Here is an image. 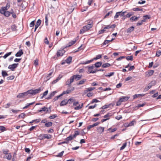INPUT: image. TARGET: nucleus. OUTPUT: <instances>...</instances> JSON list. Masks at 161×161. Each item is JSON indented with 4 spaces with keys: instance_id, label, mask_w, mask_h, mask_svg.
<instances>
[{
    "instance_id": "55",
    "label": "nucleus",
    "mask_w": 161,
    "mask_h": 161,
    "mask_svg": "<svg viewBox=\"0 0 161 161\" xmlns=\"http://www.w3.org/2000/svg\"><path fill=\"white\" fill-rule=\"evenodd\" d=\"M114 72H111L110 73H109V74L106 75V76L109 77L114 75Z\"/></svg>"
},
{
    "instance_id": "11",
    "label": "nucleus",
    "mask_w": 161,
    "mask_h": 161,
    "mask_svg": "<svg viewBox=\"0 0 161 161\" xmlns=\"http://www.w3.org/2000/svg\"><path fill=\"white\" fill-rule=\"evenodd\" d=\"M154 72L153 70H149L146 72V76H150L152 75Z\"/></svg>"
},
{
    "instance_id": "17",
    "label": "nucleus",
    "mask_w": 161,
    "mask_h": 161,
    "mask_svg": "<svg viewBox=\"0 0 161 161\" xmlns=\"http://www.w3.org/2000/svg\"><path fill=\"white\" fill-rule=\"evenodd\" d=\"M95 89V87H89L87 88L86 90L84 91V93H87L88 92L91 91Z\"/></svg>"
},
{
    "instance_id": "41",
    "label": "nucleus",
    "mask_w": 161,
    "mask_h": 161,
    "mask_svg": "<svg viewBox=\"0 0 161 161\" xmlns=\"http://www.w3.org/2000/svg\"><path fill=\"white\" fill-rule=\"evenodd\" d=\"M92 25L91 24H88L85 26L86 27V28L88 30H89L92 27Z\"/></svg>"
},
{
    "instance_id": "33",
    "label": "nucleus",
    "mask_w": 161,
    "mask_h": 161,
    "mask_svg": "<svg viewBox=\"0 0 161 161\" xmlns=\"http://www.w3.org/2000/svg\"><path fill=\"white\" fill-rule=\"evenodd\" d=\"M16 28V26L15 25H14L11 26V29L13 31H17Z\"/></svg>"
},
{
    "instance_id": "16",
    "label": "nucleus",
    "mask_w": 161,
    "mask_h": 161,
    "mask_svg": "<svg viewBox=\"0 0 161 161\" xmlns=\"http://www.w3.org/2000/svg\"><path fill=\"white\" fill-rule=\"evenodd\" d=\"M138 18V17H136L134 16L130 18V20L131 22H133V21H136Z\"/></svg>"
},
{
    "instance_id": "32",
    "label": "nucleus",
    "mask_w": 161,
    "mask_h": 161,
    "mask_svg": "<svg viewBox=\"0 0 161 161\" xmlns=\"http://www.w3.org/2000/svg\"><path fill=\"white\" fill-rule=\"evenodd\" d=\"M2 76L4 77L8 75V74L4 70L2 71Z\"/></svg>"
},
{
    "instance_id": "35",
    "label": "nucleus",
    "mask_w": 161,
    "mask_h": 161,
    "mask_svg": "<svg viewBox=\"0 0 161 161\" xmlns=\"http://www.w3.org/2000/svg\"><path fill=\"white\" fill-rule=\"evenodd\" d=\"M12 53V52H10L6 53L3 56V58L5 59L9 56Z\"/></svg>"
},
{
    "instance_id": "52",
    "label": "nucleus",
    "mask_w": 161,
    "mask_h": 161,
    "mask_svg": "<svg viewBox=\"0 0 161 161\" xmlns=\"http://www.w3.org/2000/svg\"><path fill=\"white\" fill-rule=\"evenodd\" d=\"M156 84V81H152L149 84L151 86L155 85Z\"/></svg>"
},
{
    "instance_id": "23",
    "label": "nucleus",
    "mask_w": 161,
    "mask_h": 161,
    "mask_svg": "<svg viewBox=\"0 0 161 161\" xmlns=\"http://www.w3.org/2000/svg\"><path fill=\"white\" fill-rule=\"evenodd\" d=\"M72 58V57L69 56L68 57L66 60V62L68 64H70L71 62Z\"/></svg>"
},
{
    "instance_id": "64",
    "label": "nucleus",
    "mask_w": 161,
    "mask_h": 161,
    "mask_svg": "<svg viewBox=\"0 0 161 161\" xmlns=\"http://www.w3.org/2000/svg\"><path fill=\"white\" fill-rule=\"evenodd\" d=\"M38 60L37 59H36L34 61V64L36 66H37L38 65Z\"/></svg>"
},
{
    "instance_id": "3",
    "label": "nucleus",
    "mask_w": 161,
    "mask_h": 161,
    "mask_svg": "<svg viewBox=\"0 0 161 161\" xmlns=\"http://www.w3.org/2000/svg\"><path fill=\"white\" fill-rule=\"evenodd\" d=\"M5 9L3 10L0 9V13L3 14H4L6 17H8L11 14L10 12L8 11H6Z\"/></svg>"
},
{
    "instance_id": "7",
    "label": "nucleus",
    "mask_w": 161,
    "mask_h": 161,
    "mask_svg": "<svg viewBox=\"0 0 161 161\" xmlns=\"http://www.w3.org/2000/svg\"><path fill=\"white\" fill-rule=\"evenodd\" d=\"M65 53V51L64 49L59 50L57 51V57L61 56Z\"/></svg>"
},
{
    "instance_id": "12",
    "label": "nucleus",
    "mask_w": 161,
    "mask_h": 161,
    "mask_svg": "<svg viewBox=\"0 0 161 161\" xmlns=\"http://www.w3.org/2000/svg\"><path fill=\"white\" fill-rule=\"evenodd\" d=\"M129 98L130 97H120L119 99L122 102L127 101Z\"/></svg>"
},
{
    "instance_id": "25",
    "label": "nucleus",
    "mask_w": 161,
    "mask_h": 161,
    "mask_svg": "<svg viewBox=\"0 0 161 161\" xmlns=\"http://www.w3.org/2000/svg\"><path fill=\"white\" fill-rule=\"evenodd\" d=\"M111 64L108 63H106L105 64H103V65H102V67L103 68H106L110 66Z\"/></svg>"
},
{
    "instance_id": "51",
    "label": "nucleus",
    "mask_w": 161,
    "mask_h": 161,
    "mask_svg": "<svg viewBox=\"0 0 161 161\" xmlns=\"http://www.w3.org/2000/svg\"><path fill=\"white\" fill-rule=\"evenodd\" d=\"M110 105V104H109L108 105H104V106H103L102 108H102L103 109L107 108L109 107Z\"/></svg>"
},
{
    "instance_id": "44",
    "label": "nucleus",
    "mask_w": 161,
    "mask_h": 161,
    "mask_svg": "<svg viewBox=\"0 0 161 161\" xmlns=\"http://www.w3.org/2000/svg\"><path fill=\"white\" fill-rule=\"evenodd\" d=\"M127 145V143L126 142L125 143L123 144V146L120 147V150H122L124 149L125 147Z\"/></svg>"
},
{
    "instance_id": "2",
    "label": "nucleus",
    "mask_w": 161,
    "mask_h": 161,
    "mask_svg": "<svg viewBox=\"0 0 161 161\" xmlns=\"http://www.w3.org/2000/svg\"><path fill=\"white\" fill-rule=\"evenodd\" d=\"M126 11H125L123 12L121 11L117 12L114 18V19H117L119 17V16H120L121 17L123 16L125 17V16L124 14L126 13Z\"/></svg>"
},
{
    "instance_id": "58",
    "label": "nucleus",
    "mask_w": 161,
    "mask_h": 161,
    "mask_svg": "<svg viewBox=\"0 0 161 161\" xmlns=\"http://www.w3.org/2000/svg\"><path fill=\"white\" fill-rule=\"evenodd\" d=\"M41 109L38 110V112H42V111H45L46 108L44 107L41 108Z\"/></svg>"
},
{
    "instance_id": "53",
    "label": "nucleus",
    "mask_w": 161,
    "mask_h": 161,
    "mask_svg": "<svg viewBox=\"0 0 161 161\" xmlns=\"http://www.w3.org/2000/svg\"><path fill=\"white\" fill-rule=\"evenodd\" d=\"M136 123V122L135 120H133L129 123V125L130 126L134 125V124Z\"/></svg>"
},
{
    "instance_id": "49",
    "label": "nucleus",
    "mask_w": 161,
    "mask_h": 161,
    "mask_svg": "<svg viewBox=\"0 0 161 161\" xmlns=\"http://www.w3.org/2000/svg\"><path fill=\"white\" fill-rule=\"evenodd\" d=\"M64 153V151H62V152H61V153H59L57 155V157H61L63 155V154Z\"/></svg>"
},
{
    "instance_id": "36",
    "label": "nucleus",
    "mask_w": 161,
    "mask_h": 161,
    "mask_svg": "<svg viewBox=\"0 0 161 161\" xmlns=\"http://www.w3.org/2000/svg\"><path fill=\"white\" fill-rule=\"evenodd\" d=\"M57 117V115L56 114H54L50 116L49 118L50 119H53Z\"/></svg>"
},
{
    "instance_id": "48",
    "label": "nucleus",
    "mask_w": 161,
    "mask_h": 161,
    "mask_svg": "<svg viewBox=\"0 0 161 161\" xmlns=\"http://www.w3.org/2000/svg\"><path fill=\"white\" fill-rule=\"evenodd\" d=\"M83 106V104H82L80 106V105L77 107H75L74 108L75 110H79Z\"/></svg>"
},
{
    "instance_id": "38",
    "label": "nucleus",
    "mask_w": 161,
    "mask_h": 161,
    "mask_svg": "<svg viewBox=\"0 0 161 161\" xmlns=\"http://www.w3.org/2000/svg\"><path fill=\"white\" fill-rule=\"evenodd\" d=\"M134 14L133 12H130L128 13L126 15V17L129 18L130 16Z\"/></svg>"
},
{
    "instance_id": "47",
    "label": "nucleus",
    "mask_w": 161,
    "mask_h": 161,
    "mask_svg": "<svg viewBox=\"0 0 161 161\" xmlns=\"http://www.w3.org/2000/svg\"><path fill=\"white\" fill-rule=\"evenodd\" d=\"M25 115V114L22 113V114H20L18 116V117L19 118H24Z\"/></svg>"
},
{
    "instance_id": "45",
    "label": "nucleus",
    "mask_w": 161,
    "mask_h": 161,
    "mask_svg": "<svg viewBox=\"0 0 161 161\" xmlns=\"http://www.w3.org/2000/svg\"><path fill=\"white\" fill-rule=\"evenodd\" d=\"M74 101H75V100L73 99L70 98L68 100H67L68 103L71 104L72 103H73V102H74Z\"/></svg>"
},
{
    "instance_id": "14",
    "label": "nucleus",
    "mask_w": 161,
    "mask_h": 161,
    "mask_svg": "<svg viewBox=\"0 0 161 161\" xmlns=\"http://www.w3.org/2000/svg\"><path fill=\"white\" fill-rule=\"evenodd\" d=\"M74 79L76 80H80L82 77V75H73Z\"/></svg>"
},
{
    "instance_id": "24",
    "label": "nucleus",
    "mask_w": 161,
    "mask_h": 161,
    "mask_svg": "<svg viewBox=\"0 0 161 161\" xmlns=\"http://www.w3.org/2000/svg\"><path fill=\"white\" fill-rule=\"evenodd\" d=\"M41 23V20L39 19L36 22L35 25L36 28H37Z\"/></svg>"
},
{
    "instance_id": "15",
    "label": "nucleus",
    "mask_w": 161,
    "mask_h": 161,
    "mask_svg": "<svg viewBox=\"0 0 161 161\" xmlns=\"http://www.w3.org/2000/svg\"><path fill=\"white\" fill-rule=\"evenodd\" d=\"M134 27L132 26L131 27L128 28L126 31V32L127 33H130L133 31L134 30Z\"/></svg>"
},
{
    "instance_id": "28",
    "label": "nucleus",
    "mask_w": 161,
    "mask_h": 161,
    "mask_svg": "<svg viewBox=\"0 0 161 161\" xmlns=\"http://www.w3.org/2000/svg\"><path fill=\"white\" fill-rule=\"evenodd\" d=\"M76 39H74L72 41L69 43V45H68V46L70 47L72 45L74 44L76 42Z\"/></svg>"
},
{
    "instance_id": "37",
    "label": "nucleus",
    "mask_w": 161,
    "mask_h": 161,
    "mask_svg": "<svg viewBox=\"0 0 161 161\" xmlns=\"http://www.w3.org/2000/svg\"><path fill=\"white\" fill-rule=\"evenodd\" d=\"M34 103V102H32L31 103L27 104L25 107H24V108H23V109H25L27 108L30 105H31L33 104Z\"/></svg>"
},
{
    "instance_id": "26",
    "label": "nucleus",
    "mask_w": 161,
    "mask_h": 161,
    "mask_svg": "<svg viewBox=\"0 0 161 161\" xmlns=\"http://www.w3.org/2000/svg\"><path fill=\"white\" fill-rule=\"evenodd\" d=\"M95 66L96 68H99L102 65V63L97 62L95 64Z\"/></svg>"
},
{
    "instance_id": "13",
    "label": "nucleus",
    "mask_w": 161,
    "mask_h": 161,
    "mask_svg": "<svg viewBox=\"0 0 161 161\" xmlns=\"http://www.w3.org/2000/svg\"><path fill=\"white\" fill-rule=\"evenodd\" d=\"M23 54L22 50H20L16 54L15 56L17 57H20Z\"/></svg>"
},
{
    "instance_id": "22",
    "label": "nucleus",
    "mask_w": 161,
    "mask_h": 161,
    "mask_svg": "<svg viewBox=\"0 0 161 161\" xmlns=\"http://www.w3.org/2000/svg\"><path fill=\"white\" fill-rule=\"evenodd\" d=\"M10 7V4L9 3H7L6 6L5 7H2L1 9L3 10L5 9V10H8Z\"/></svg>"
},
{
    "instance_id": "61",
    "label": "nucleus",
    "mask_w": 161,
    "mask_h": 161,
    "mask_svg": "<svg viewBox=\"0 0 161 161\" xmlns=\"http://www.w3.org/2000/svg\"><path fill=\"white\" fill-rule=\"evenodd\" d=\"M48 19L47 16L45 17V23L46 25H48Z\"/></svg>"
},
{
    "instance_id": "60",
    "label": "nucleus",
    "mask_w": 161,
    "mask_h": 161,
    "mask_svg": "<svg viewBox=\"0 0 161 161\" xmlns=\"http://www.w3.org/2000/svg\"><path fill=\"white\" fill-rule=\"evenodd\" d=\"M74 78L73 76H72V77H71L70 79H69V83H71L73 82L74 81Z\"/></svg>"
},
{
    "instance_id": "50",
    "label": "nucleus",
    "mask_w": 161,
    "mask_h": 161,
    "mask_svg": "<svg viewBox=\"0 0 161 161\" xmlns=\"http://www.w3.org/2000/svg\"><path fill=\"white\" fill-rule=\"evenodd\" d=\"M152 87L149 84H148V86H147V87H146L145 89H144V90L145 91H147L148 89H150L151 87Z\"/></svg>"
},
{
    "instance_id": "57",
    "label": "nucleus",
    "mask_w": 161,
    "mask_h": 161,
    "mask_svg": "<svg viewBox=\"0 0 161 161\" xmlns=\"http://www.w3.org/2000/svg\"><path fill=\"white\" fill-rule=\"evenodd\" d=\"M14 78V75H11L10 76H9V77H8L7 78V79L8 80H13Z\"/></svg>"
},
{
    "instance_id": "43",
    "label": "nucleus",
    "mask_w": 161,
    "mask_h": 161,
    "mask_svg": "<svg viewBox=\"0 0 161 161\" xmlns=\"http://www.w3.org/2000/svg\"><path fill=\"white\" fill-rule=\"evenodd\" d=\"M44 134H40L39 136V139L40 140H43L44 139Z\"/></svg>"
},
{
    "instance_id": "1",
    "label": "nucleus",
    "mask_w": 161,
    "mask_h": 161,
    "mask_svg": "<svg viewBox=\"0 0 161 161\" xmlns=\"http://www.w3.org/2000/svg\"><path fill=\"white\" fill-rule=\"evenodd\" d=\"M102 55H101L99 54L97 55L96 58H94L93 59H91L90 60H88L85 62H83L81 64H88L91 63L94 60H97L98 59H100L102 57Z\"/></svg>"
},
{
    "instance_id": "9",
    "label": "nucleus",
    "mask_w": 161,
    "mask_h": 161,
    "mask_svg": "<svg viewBox=\"0 0 161 161\" xmlns=\"http://www.w3.org/2000/svg\"><path fill=\"white\" fill-rule=\"evenodd\" d=\"M97 132L99 134H102L104 131V128L101 127H97Z\"/></svg>"
},
{
    "instance_id": "54",
    "label": "nucleus",
    "mask_w": 161,
    "mask_h": 161,
    "mask_svg": "<svg viewBox=\"0 0 161 161\" xmlns=\"http://www.w3.org/2000/svg\"><path fill=\"white\" fill-rule=\"evenodd\" d=\"M44 42V43L47 44H49V41L48 40L47 38V37H45Z\"/></svg>"
},
{
    "instance_id": "29",
    "label": "nucleus",
    "mask_w": 161,
    "mask_h": 161,
    "mask_svg": "<svg viewBox=\"0 0 161 161\" xmlns=\"http://www.w3.org/2000/svg\"><path fill=\"white\" fill-rule=\"evenodd\" d=\"M53 123L52 122H48L45 124V125L46 127H48L52 126Z\"/></svg>"
},
{
    "instance_id": "59",
    "label": "nucleus",
    "mask_w": 161,
    "mask_h": 161,
    "mask_svg": "<svg viewBox=\"0 0 161 161\" xmlns=\"http://www.w3.org/2000/svg\"><path fill=\"white\" fill-rule=\"evenodd\" d=\"M79 134V132L77 131H75V133L73 135V138H75L76 136Z\"/></svg>"
},
{
    "instance_id": "27",
    "label": "nucleus",
    "mask_w": 161,
    "mask_h": 161,
    "mask_svg": "<svg viewBox=\"0 0 161 161\" xmlns=\"http://www.w3.org/2000/svg\"><path fill=\"white\" fill-rule=\"evenodd\" d=\"M48 93V90H46L43 94L40 95L41 99H42L44 97L47 95Z\"/></svg>"
},
{
    "instance_id": "40",
    "label": "nucleus",
    "mask_w": 161,
    "mask_h": 161,
    "mask_svg": "<svg viewBox=\"0 0 161 161\" xmlns=\"http://www.w3.org/2000/svg\"><path fill=\"white\" fill-rule=\"evenodd\" d=\"M126 58L127 60L132 61L133 60V56H128L126 57Z\"/></svg>"
},
{
    "instance_id": "4",
    "label": "nucleus",
    "mask_w": 161,
    "mask_h": 161,
    "mask_svg": "<svg viewBox=\"0 0 161 161\" xmlns=\"http://www.w3.org/2000/svg\"><path fill=\"white\" fill-rule=\"evenodd\" d=\"M88 72L89 73H94L97 72V69L92 70V69L94 68L93 65H92V66H88Z\"/></svg>"
},
{
    "instance_id": "10",
    "label": "nucleus",
    "mask_w": 161,
    "mask_h": 161,
    "mask_svg": "<svg viewBox=\"0 0 161 161\" xmlns=\"http://www.w3.org/2000/svg\"><path fill=\"white\" fill-rule=\"evenodd\" d=\"M56 93H57V91H55L52 92L50 94L48 97H47L46 98V99H51L52 97L54 96Z\"/></svg>"
},
{
    "instance_id": "6",
    "label": "nucleus",
    "mask_w": 161,
    "mask_h": 161,
    "mask_svg": "<svg viewBox=\"0 0 161 161\" xmlns=\"http://www.w3.org/2000/svg\"><path fill=\"white\" fill-rule=\"evenodd\" d=\"M74 87H72L69 89H68L67 90L64 91L63 92V94L64 95L65 94H68L70 93L71 92L73 91L74 90Z\"/></svg>"
},
{
    "instance_id": "19",
    "label": "nucleus",
    "mask_w": 161,
    "mask_h": 161,
    "mask_svg": "<svg viewBox=\"0 0 161 161\" xmlns=\"http://www.w3.org/2000/svg\"><path fill=\"white\" fill-rule=\"evenodd\" d=\"M34 90L35 94H36L38 93H39L42 91L43 90V88H42V87H40L38 89H36Z\"/></svg>"
},
{
    "instance_id": "5",
    "label": "nucleus",
    "mask_w": 161,
    "mask_h": 161,
    "mask_svg": "<svg viewBox=\"0 0 161 161\" xmlns=\"http://www.w3.org/2000/svg\"><path fill=\"white\" fill-rule=\"evenodd\" d=\"M28 94V91H27L23 93H19L17 96V97L19 98H23L27 96Z\"/></svg>"
},
{
    "instance_id": "42",
    "label": "nucleus",
    "mask_w": 161,
    "mask_h": 161,
    "mask_svg": "<svg viewBox=\"0 0 161 161\" xmlns=\"http://www.w3.org/2000/svg\"><path fill=\"white\" fill-rule=\"evenodd\" d=\"M73 139V137L72 135H70L66 138V140L68 142L69 141L72 140Z\"/></svg>"
},
{
    "instance_id": "31",
    "label": "nucleus",
    "mask_w": 161,
    "mask_h": 161,
    "mask_svg": "<svg viewBox=\"0 0 161 161\" xmlns=\"http://www.w3.org/2000/svg\"><path fill=\"white\" fill-rule=\"evenodd\" d=\"M6 158L8 160H10L12 158V155L10 153H9L6 155Z\"/></svg>"
},
{
    "instance_id": "20",
    "label": "nucleus",
    "mask_w": 161,
    "mask_h": 161,
    "mask_svg": "<svg viewBox=\"0 0 161 161\" xmlns=\"http://www.w3.org/2000/svg\"><path fill=\"white\" fill-rule=\"evenodd\" d=\"M27 91L28 94H30L31 95H34L36 94L34 90H30Z\"/></svg>"
},
{
    "instance_id": "18",
    "label": "nucleus",
    "mask_w": 161,
    "mask_h": 161,
    "mask_svg": "<svg viewBox=\"0 0 161 161\" xmlns=\"http://www.w3.org/2000/svg\"><path fill=\"white\" fill-rule=\"evenodd\" d=\"M67 103H68L67 100L66 99L63 100L60 105V106H63L66 105Z\"/></svg>"
},
{
    "instance_id": "46",
    "label": "nucleus",
    "mask_w": 161,
    "mask_h": 161,
    "mask_svg": "<svg viewBox=\"0 0 161 161\" xmlns=\"http://www.w3.org/2000/svg\"><path fill=\"white\" fill-rule=\"evenodd\" d=\"M161 55V51L160 50H158L157 51L156 53V56L159 57Z\"/></svg>"
},
{
    "instance_id": "30",
    "label": "nucleus",
    "mask_w": 161,
    "mask_h": 161,
    "mask_svg": "<svg viewBox=\"0 0 161 161\" xmlns=\"http://www.w3.org/2000/svg\"><path fill=\"white\" fill-rule=\"evenodd\" d=\"M44 135V139H50L51 138L52 136L50 135L45 134Z\"/></svg>"
},
{
    "instance_id": "63",
    "label": "nucleus",
    "mask_w": 161,
    "mask_h": 161,
    "mask_svg": "<svg viewBox=\"0 0 161 161\" xmlns=\"http://www.w3.org/2000/svg\"><path fill=\"white\" fill-rule=\"evenodd\" d=\"M105 29H103V30H100L98 32V34H102L103 33H104V32L105 31Z\"/></svg>"
},
{
    "instance_id": "8",
    "label": "nucleus",
    "mask_w": 161,
    "mask_h": 161,
    "mask_svg": "<svg viewBox=\"0 0 161 161\" xmlns=\"http://www.w3.org/2000/svg\"><path fill=\"white\" fill-rule=\"evenodd\" d=\"M18 64H12L9 65L8 66V68L10 69L12 71H14V69L17 67Z\"/></svg>"
},
{
    "instance_id": "56",
    "label": "nucleus",
    "mask_w": 161,
    "mask_h": 161,
    "mask_svg": "<svg viewBox=\"0 0 161 161\" xmlns=\"http://www.w3.org/2000/svg\"><path fill=\"white\" fill-rule=\"evenodd\" d=\"M0 130L2 131H3L6 130L5 128L3 126H0Z\"/></svg>"
},
{
    "instance_id": "34",
    "label": "nucleus",
    "mask_w": 161,
    "mask_h": 161,
    "mask_svg": "<svg viewBox=\"0 0 161 161\" xmlns=\"http://www.w3.org/2000/svg\"><path fill=\"white\" fill-rule=\"evenodd\" d=\"M114 39L112 38L111 40H106L104 41L103 43V45H106L109 42H111L114 40Z\"/></svg>"
},
{
    "instance_id": "62",
    "label": "nucleus",
    "mask_w": 161,
    "mask_h": 161,
    "mask_svg": "<svg viewBox=\"0 0 161 161\" xmlns=\"http://www.w3.org/2000/svg\"><path fill=\"white\" fill-rule=\"evenodd\" d=\"M122 103L121 101H120V100L119 99V101L117 102L116 103V106H119Z\"/></svg>"
},
{
    "instance_id": "39",
    "label": "nucleus",
    "mask_w": 161,
    "mask_h": 161,
    "mask_svg": "<svg viewBox=\"0 0 161 161\" xmlns=\"http://www.w3.org/2000/svg\"><path fill=\"white\" fill-rule=\"evenodd\" d=\"M62 78V76L60 77H58L57 79L54 80H53L52 82L53 84H55L56 83H57L61 78Z\"/></svg>"
},
{
    "instance_id": "21",
    "label": "nucleus",
    "mask_w": 161,
    "mask_h": 161,
    "mask_svg": "<svg viewBox=\"0 0 161 161\" xmlns=\"http://www.w3.org/2000/svg\"><path fill=\"white\" fill-rule=\"evenodd\" d=\"M86 81V79H83L82 80L78 82L77 83V85H80L83 84Z\"/></svg>"
}]
</instances>
